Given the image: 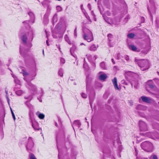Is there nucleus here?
I'll list each match as a JSON object with an SVG mask.
<instances>
[{"mask_svg": "<svg viewBox=\"0 0 159 159\" xmlns=\"http://www.w3.org/2000/svg\"><path fill=\"white\" fill-rule=\"evenodd\" d=\"M58 122L60 124V125L61 124V121L60 120V119L59 118L58 119Z\"/></svg>", "mask_w": 159, "mask_h": 159, "instance_id": "nucleus-53", "label": "nucleus"}, {"mask_svg": "<svg viewBox=\"0 0 159 159\" xmlns=\"http://www.w3.org/2000/svg\"><path fill=\"white\" fill-rule=\"evenodd\" d=\"M148 10L151 15V17L152 18V14L155 13V7H153L152 8L150 9L149 7L148 8Z\"/></svg>", "mask_w": 159, "mask_h": 159, "instance_id": "nucleus-17", "label": "nucleus"}, {"mask_svg": "<svg viewBox=\"0 0 159 159\" xmlns=\"http://www.w3.org/2000/svg\"><path fill=\"white\" fill-rule=\"evenodd\" d=\"M135 60L142 70L144 71L148 70L149 68V62L148 60L145 59L137 60L135 59Z\"/></svg>", "mask_w": 159, "mask_h": 159, "instance_id": "nucleus-3", "label": "nucleus"}, {"mask_svg": "<svg viewBox=\"0 0 159 159\" xmlns=\"http://www.w3.org/2000/svg\"><path fill=\"white\" fill-rule=\"evenodd\" d=\"M84 33L83 37L84 39L88 42H90L93 40V37L92 34L90 30L87 28H85L83 30Z\"/></svg>", "mask_w": 159, "mask_h": 159, "instance_id": "nucleus-5", "label": "nucleus"}, {"mask_svg": "<svg viewBox=\"0 0 159 159\" xmlns=\"http://www.w3.org/2000/svg\"><path fill=\"white\" fill-rule=\"evenodd\" d=\"M104 19L105 20V21H106L107 23L109 24H110V23L109 21V18L107 17H104Z\"/></svg>", "mask_w": 159, "mask_h": 159, "instance_id": "nucleus-37", "label": "nucleus"}, {"mask_svg": "<svg viewBox=\"0 0 159 159\" xmlns=\"http://www.w3.org/2000/svg\"><path fill=\"white\" fill-rule=\"evenodd\" d=\"M112 81L114 85V88L116 90H120V88H119L117 84V79L116 77H115L112 80Z\"/></svg>", "mask_w": 159, "mask_h": 159, "instance_id": "nucleus-10", "label": "nucleus"}, {"mask_svg": "<svg viewBox=\"0 0 159 159\" xmlns=\"http://www.w3.org/2000/svg\"><path fill=\"white\" fill-rule=\"evenodd\" d=\"M121 82H122V83L123 84H124L126 85H127V83L126 82L125 80H122L121 81Z\"/></svg>", "mask_w": 159, "mask_h": 159, "instance_id": "nucleus-45", "label": "nucleus"}, {"mask_svg": "<svg viewBox=\"0 0 159 159\" xmlns=\"http://www.w3.org/2000/svg\"><path fill=\"white\" fill-rule=\"evenodd\" d=\"M135 36L134 34L133 33H130L128 35V37L130 38H133Z\"/></svg>", "mask_w": 159, "mask_h": 159, "instance_id": "nucleus-32", "label": "nucleus"}, {"mask_svg": "<svg viewBox=\"0 0 159 159\" xmlns=\"http://www.w3.org/2000/svg\"><path fill=\"white\" fill-rule=\"evenodd\" d=\"M38 116L39 118L41 119H43L45 117L44 115L42 113H39Z\"/></svg>", "mask_w": 159, "mask_h": 159, "instance_id": "nucleus-27", "label": "nucleus"}, {"mask_svg": "<svg viewBox=\"0 0 159 159\" xmlns=\"http://www.w3.org/2000/svg\"><path fill=\"white\" fill-rule=\"evenodd\" d=\"M65 60L64 59L62 58H60V62L61 63L63 64L65 63Z\"/></svg>", "mask_w": 159, "mask_h": 159, "instance_id": "nucleus-38", "label": "nucleus"}, {"mask_svg": "<svg viewBox=\"0 0 159 159\" xmlns=\"http://www.w3.org/2000/svg\"><path fill=\"white\" fill-rule=\"evenodd\" d=\"M157 24L159 25V20H156Z\"/></svg>", "mask_w": 159, "mask_h": 159, "instance_id": "nucleus-55", "label": "nucleus"}, {"mask_svg": "<svg viewBox=\"0 0 159 159\" xmlns=\"http://www.w3.org/2000/svg\"><path fill=\"white\" fill-rule=\"evenodd\" d=\"M76 49V48L75 46H73L70 49V51L71 54L75 58L76 57H77L73 53H72V52L75 50Z\"/></svg>", "mask_w": 159, "mask_h": 159, "instance_id": "nucleus-20", "label": "nucleus"}, {"mask_svg": "<svg viewBox=\"0 0 159 159\" xmlns=\"http://www.w3.org/2000/svg\"><path fill=\"white\" fill-rule=\"evenodd\" d=\"M111 159H115V158L114 157H111Z\"/></svg>", "mask_w": 159, "mask_h": 159, "instance_id": "nucleus-64", "label": "nucleus"}, {"mask_svg": "<svg viewBox=\"0 0 159 159\" xmlns=\"http://www.w3.org/2000/svg\"><path fill=\"white\" fill-rule=\"evenodd\" d=\"M6 98H7V100L8 103V104L9 105L10 99H9V98H8L7 95H6Z\"/></svg>", "mask_w": 159, "mask_h": 159, "instance_id": "nucleus-44", "label": "nucleus"}, {"mask_svg": "<svg viewBox=\"0 0 159 159\" xmlns=\"http://www.w3.org/2000/svg\"><path fill=\"white\" fill-rule=\"evenodd\" d=\"M124 75L126 79L130 80L132 86L137 88L138 84L137 75L131 71H128L125 72Z\"/></svg>", "mask_w": 159, "mask_h": 159, "instance_id": "nucleus-1", "label": "nucleus"}, {"mask_svg": "<svg viewBox=\"0 0 159 159\" xmlns=\"http://www.w3.org/2000/svg\"><path fill=\"white\" fill-rule=\"evenodd\" d=\"M10 109H11V114L12 115L13 118L14 120H15L16 119V118H15V115L12 110V109H11V108H10Z\"/></svg>", "mask_w": 159, "mask_h": 159, "instance_id": "nucleus-35", "label": "nucleus"}, {"mask_svg": "<svg viewBox=\"0 0 159 159\" xmlns=\"http://www.w3.org/2000/svg\"><path fill=\"white\" fill-rule=\"evenodd\" d=\"M98 46L97 45L96 46L95 44H93L89 48V49L92 51H94L96 50Z\"/></svg>", "mask_w": 159, "mask_h": 159, "instance_id": "nucleus-19", "label": "nucleus"}, {"mask_svg": "<svg viewBox=\"0 0 159 159\" xmlns=\"http://www.w3.org/2000/svg\"><path fill=\"white\" fill-rule=\"evenodd\" d=\"M45 33H46V36L47 37H48V35L47 34V32L46 30L45 31Z\"/></svg>", "mask_w": 159, "mask_h": 159, "instance_id": "nucleus-57", "label": "nucleus"}, {"mask_svg": "<svg viewBox=\"0 0 159 159\" xmlns=\"http://www.w3.org/2000/svg\"><path fill=\"white\" fill-rule=\"evenodd\" d=\"M27 106L30 108H31L32 105L30 104H26Z\"/></svg>", "mask_w": 159, "mask_h": 159, "instance_id": "nucleus-49", "label": "nucleus"}, {"mask_svg": "<svg viewBox=\"0 0 159 159\" xmlns=\"http://www.w3.org/2000/svg\"><path fill=\"white\" fill-rule=\"evenodd\" d=\"M95 95V93L93 91H92L91 92L90 94L89 95V99L90 100V105H91V101L93 100V99L94 98Z\"/></svg>", "mask_w": 159, "mask_h": 159, "instance_id": "nucleus-16", "label": "nucleus"}, {"mask_svg": "<svg viewBox=\"0 0 159 159\" xmlns=\"http://www.w3.org/2000/svg\"><path fill=\"white\" fill-rule=\"evenodd\" d=\"M108 45L110 47H112L113 46V44H111L110 43V42H109L108 43Z\"/></svg>", "mask_w": 159, "mask_h": 159, "instance_id": "nucleus-46", "label": "nucleus"}, {"mask_svg": "<svg viewBox=\"0 0 159 159\" xmlns=\"http://www.w3.org/2000/svg\"><path fill=\"white\" fill-rule=\"evenodd\" d=\"M80 126V123L79 120H75L72 125L73 128L75 130V128L78 129Z\"/></svg>", "mask_w": 159, "mask_h": 159, "instance_id": "nucleus-9", "label": "nucleus"}, {"mask_svg": "<svg viewBox=\"0 0 159 159\" xmlns=\"http://www.w3.org/2000/svg\"><path fill=\"white\" fill-rule=\"evenodd\" d=\"M27 87L29 89L33 91H36L37 88L36 86L32 84L31 83H29L27 85Z\"/></svg>", "mask_w": 159, "mask_h": 159, "instance_id": "nucleus-12", "label": "nucleus"}, {"mask_svg": "<svg viewBox=\"0 0 159 159\" xmlns=\"http://www.w3.org/2000/svg\"><path fill=\"white\" fill-rule=\"evenodd\" d=\"M107 37L109 42H111V39L112 38V35L111 34H109L107 35Z\"/></svg>", "mask_w": 159, "mask_h": 159, "instance_id": "nucleus-33", "label": "nucleus"}, {"mask_svg": "<svg viewBox=\"0 0 159 159\" xmlns=\"http://www.w3.org/2000/svg\"><path fill=\"white\" fill-rule=\"evenodd\" d=\"M111 61L114 64H115V61H114V60L113 59V58L111 59Z\"/></svg>", "mask_w": 159, "mask_h": 159, "instance_id": "nucleus-52", "label": "nucleus"}, {"mask_svg": "<svg viewBox=\"0 0 159 159\" xmlns=\"http://www.w3.org/2000/svg\"><path fill=\"white\" fill-rule=\"evenodd\" d=\"M20 54L22 55L24 57V53L23 52H22V51H21V48L20 47Z\"/></svg>", "mask_w": 159, "mask_h": 159, "instance_id": "nucleus-41", "label": "nucleus"}, {"mask_svg": "<svg viewBox=\"0 0 159 159\" xmlns=\"http://www.w3.org/2000/svg\"><path fill=\"white\" fill-rule=\"evenodd\" d=\"M76 29L77 28L76 27L74 31V35L75 37L77 36Z\"/></svg>", "mask_w": 159, "mask_h": 159, "instance_id": "nucleus-42", "label": "nucleus"}, {"mask_svg": "<svg viewBox=\"0 0 159 159\" xmlns=\"http://www.w3.org/2000/svg\"><path fill=\"white\" fill-rule=\"evenodd\" d=\"M33 32L32 30H30L28 33V36L31 37V41H32L33 39Z\"/></svg>", "mask_w": 159, "mask_h": 159, "instance_id": "nucleus-21", "label": "nucleus"}, {"mask_svg": "<svg viewBox=\"0 0 159 159\" xmlns=\"http://www.w3.org/2000/svg\"><path fill=\"white\" fill-rule=\"evenodd\" d=\"M107 78V75L105 74H102L99 76V79L101 80H104Z\"/></svg>", "mask_w": 159, "mask_h": 159, "instance_id": "nucleus-18", "label": "nucleus"}, {"mask_svg": "<svg viewBox=\"0 0 159 159\" xmlns=\"http://www.w3.org/2000/svg\"><path fill=\"white\" fill-rule=\"evenodd\" d=\"M16 93L17 95L20 96L23 93V91L21 90H19L16 91Z\"/></svg>", "mask_w": 159, "mask_h": 159, "instance_id": "nucleus-25", "label": "nucleus"}, {"mask_svg": "<svg viewBox=\"0 0 159 159\" xmlns=\"http://www.w3.org/2000/svg\"><path fill=\"white\" fill-rule=\"evenodd\" d=\"M139 126L141 131H146L148 130V127L147 124L142 120L139 121Z\"/></svg>", "mask_w": 159, "mask_h": 159, "instance_id": "nucleus-7", "label": "nucleus"}, {"mask_svg": "<svg viewBox=\"0 0 159 159\" xmlns=\"http://www.w3.org/2000/svg\"><path fill=\"white\" fill-rule=\"evenodd\" d=\"M125 60L126 61H128L129 59V57L128 56H126L125 57Z\"/></svg>", "mask_w": 159, "mask_h": 159, "instance_id": "nucleus-50", "label": "nucleus"}, {"mask_svg": "<svg viewBox=\"0 0 159 159\" xmlns=\"http://www.w3.org/2000/svg\"><path fill=\"white\" fill-rule=\"evenodd\" d=\"M21 39L22 41L25 44H27V37L26 34H23L21 37Z\"/></svg>", "mask_w": 159, "mask_h": 159, "instance_id": "nucleus-14", "label": "nucleus"}, {"mask_svg": "<svg viewBox=\"0 0 159 159\" xmlns=\"http://www.w3.org/2000/svg\"><path fill=\"white\" fill-rule=\"evenodd\" d=\"M46 42V44H47V45L48 46H49V44L48 42V40H47Z\"/></svg>", "mask_w": 159, "mask_h": 159, "instance_id": "nucleus-56", "label": "nucleus"}, {"mask_svg": "<svg viewBox=\"0 0 159 159\" xmlns=\"http://www.w3.org/2000/svg\"><path fill=\"white\" fill-rule=\"evenodd\" d=\"M97 56L96 55H94L93 56V60H96V59H97Z\"/></svg>", "mask_w": 159, "mask_h": 159, "instance_id": "nucleus-48", "label": "nucleus"}, {"mask_svg": "<svg viewBox=\"0 0 159 159\" xmlns=\"http://www.w3.org/2000/svg\"><path fill=\"white\" fill-rule=\"evenodd\" d=\"M85 66H86V65H85V63H84V65H83L84 67V68H85Z\"/></svg>", "mask_w": 159, "mask_h": 159, "instance_id": "nucleus-61", "label": "nucleus"}, {"mask_svg": "<svg viewBox=\"0 0 159 159\" xmlns=\"http://www.w3.org/2000/svg\"><path fill=\"white\" fill-rule=\"evenodd\" d=\"M30 21V20H26L23 22V23H25L26 24H27V25H28Z\"/></svg>", "mask_w": 159, "mask_h": 159, "instance_id": "nucleus-43", "label": "nucleus"}, {"mask_svg": "<svg viewBox=\"0 0 159 159\" xmlns=\"http://www.w3.org/2000/svg\"><path fill=\"white\" fill-rule=\"evenodd\" d=\"M82 10V11H83V9H84L83 8V5L82 4L80 6Z\"/></svg>", "mask_w": 159, "mask_h": 159, "instance_id": "nucleus-54", "label": "nucleus"}, {"mask_svg": "<svg viewBox=\"0 0 159 159\" xmlns=\"http://www.w3.org/2000/svg\"><path fill=\"white\" fill-rule=\"evenodd\" d=\"M64 38L65 39V40L70 44H71V41L69 39L67 36V35H66L64 36Z\"/></svg>", "mask_w": 159, "mask_h": 159, "instance_id": "nucleus-23", "label": "nucleus"}, {"mask_svg": "<svg viewBox=\"0 0 159 159\" xmlns=\"http://www.w3.org/2000/svg\"><path fill=\"white\" fill-rule=\"evenodd\" d=\"M141 146L143 150L147 152H152L153 149L152 143L148 141H146L143 142Z\"/></svg>", "mask_w": 159, "mask_h": 159, "instance_id": "nucleus-4", "label": "nucleus"}, {"mask_svg": "<svg viewBox=\"0 0 159 159\" xmlns=\"http://www.w3.org/2000/svg\"><path fill=\"white\" fill-rule=\"evenodd\" d=\"M30 159H36L35 156L32 153L30 154Z\"/></svg>", "mask_w": 159, "mask_h": 159, "instance_id": "nucleus-34", "label": "nucleus"}, {"mask_svg": "<svg viewBox=\"0 0 159 159\" xmlns=\"http://www.w3.org/2000/svg\"><path fill=\"white\" fill-rule=\"evenodd\" d=\"M141 135L152 139H159V134L157 132H148L145 133H140Z\"/></svg>", "mask_w": 159, "mask_h": 159, "instance_id": "nucleus-6", "label": "nucleus"}, {"mask_svg": "<svg viewBox=\"0 0 159 159\" xmlns=\"http://www.w3.org/2000/svg\"><path fill=\"white\" fill-rule=\"evenodd\" d=\"M23 74L24 76L27 75H28V73L27 72L24 70H23Z\"/></svg>", "mask_w": 159, "mask_h": 159, "instance_id": "nucleus-39", "label": "nucleus"}, {"mask_svg": "<svg viewBox=\"0 0 159 159\" xmlns=\"http://www.w3.org/2000/svg\"><path fill=\"white\" fill-rule=\"evenodd\" d=\"M53 22H56L57 21V15L55 14L53 17Z\"/></svg>", "mask_w": 159, "mask_h": 159, "instance_id": "nucleus-28", "label": "nucleus"}, {"mask_svg": "<svg viewBox=\"0 0 159 159\" xmlns=\"http://www.w3.org/2000/svg\"><path fill=\"white\" fill-rule=\"evenodd\" d=\"M149 51V50L148 49H144L142 50L141 52L144 54H147L148 52Z\"/></svg>", "mask_w": 159, "mask_h": 159, "instance_id": "nucleus-30", "label": "nucleus"}, {"mask_svg": "<svg viewBox=\"0 0 159 159\" xmlns=\"http://www.w3.org/2000/svg\"><path fill=\"white\" fill-rule=\"evenodd\" d=\"M141 99L143 102L148 103H151L152 101L151 98L145 96H142Z\"/></svg>", "mask_w": 159, "mask_h": 159, "instance_id": "nucleus-11", "label": "nucleus"}, {"mask_svg": "<svg viewBox=\"0 0 159 159\" xmlns=\"http://www.w3.org/2000/svg\"><path fill=\"white\" fill-rule=\"evenodd\" d=\"M92 80V78L90 77L89 75L86 76V89H88V87L90 84V82Z\"/></svg>", "mask_w": 159, "mask_h": 159, "instance_id": "nucleus-15", "label": "nucleus"}, {"mask_svg": "<svg viewBox=\"0 0 159 159\" xmlns=\"http://www.w3.org/2000/svg\"><path fill=\"white\" fill-rule=\"evenodd\" d=\"M32 126L35 130H39L40 129L38 123L35 121L34 122H32Z\"/></svg>", "mask_w": 159, "mask_h": 159, "instance_id": "nucleus-13", "label": "nucleus"}, {"mask_svg": "<svg viewBox=\"0 0 159 159\" xmlns=\"http://www.w3.org/2000/svg\"><path fill=\"white\" fill-rule=\"evenodd\" d=\"M141 159H148V158H147L142 157V158H141Z\"/></svg>", "mask_w": 159, "mask_h": 159, "instance_id": "nucleus-60", "label": "nucleus"}, {"mask_svg": "<svg viewBox=\"0 0 159 159\" xmlns=\"http://www.w3.org/2000/svg\"><path fill=\"white\" fill-rule=\"evenodd\" d=\"M82 11L84 13V14H85L84 11H85V10L84 9H83V11Z\"/></svg>", "mask_w": 159, "mask_h": 159, "instance_id": "nucleus-62", "label": "nucleus"}, {"mask_svg": "<svg viewBox=\"0 0 159 159\" xmlns=\"http://www.w3.org/2000/svg\"><path fill=\"white\" fill-rule=\"evenodd\" d=\"M129 48L131 49L133 51H136L137 50V48L133 45H131L129 46Z\"/></svg>", "mask_w": 159, "mask_h": 159, "instance_id": "nucleus-22", "label": "nucleus"}, {"mask_svg": "<svg viewBox=\"0 0 159 159\" xmlns=\"http://www.w3.org/2000/svg\"><path fill=\"white\" fill-rule=\"evenodd\" d=\"M28 15L31 17V18L32 19L34 18V16L33 13L32 12H30L28 13Z\"/></svg>", "mask_w": 159, "mask_h": 159, "instance_id": "nucleus-31", "label": "nucleus"}, {"mask_svg": "<svg viewBox=\"0 0 159 159\" xmlns=\"http://www.w3.org/2000/svg\"><path fill=\"white\" fill-rule=\"evenodd\" d=\"M150 159H158V158L156 155L153 154L151 156Z\"/></svg>", "mask_w": 159, "mask_h": 159, "instance_id": "nucleus-29", "label": "nucleus"}, {"mask_svg": "<svg viewBox=\"0 0 159 159\" xmlns=\"http://www.w3.org/2000/svg\"><path fill=\"white\" fill-rule=\"evenodd\" d=\"M56 9L57 11H60L61 10L62 8L60 6H58L56 7Z\"/></svg>", "mask_w": 159, "mask_h": 159, "instance_id": "nucleus-36", "label": "nucleus"}, {"mask_svg": "<svg viewBox=\"0 0 159 159\" xmlns=\"http://www.w3.org/2000/svg\"><path fill=\"white\" fill-rule=\"evenodd\" d=\"M55 125L57 127H58V125H57V122H56L55 123Z\"/></svg>", "mask_w": 159, "mask_h": 159, "instance_id": "nucleus-59", "label": "nucleus"}, {"mask_svg": "<svg viewBox=\"0 0 159 159\" xmlns=\"http://www.w3.org/2000/svg\"><path fill=\"white\" fill-rule=\"evenodd\" d=\"M100 67L103 69H105L106 68L104 62H102L100 64Z\"/></svg>", "mask_w": 159, "mask_h": 159, "instance_id": "nucleus-26", "label": "nucleus"}, {"mask_svg": "<svg viewBox=\"0 0 159 159\" xmlns=\"http://www.w3.org/2000/svg\"><path fill=\"white\" fill-rule=\"evenodd\" d=\"M88 8H89V10H91V5L90 4H88L87 5Z\"/></svg>", "mask_w": 159, "mask_h": 159, "instance_id": "nucleus-47", "label": "nucleus"}, {"mask_svg": "<svg viewBox=\"0 0 159 159\" xmlns=\"http://www.w3.org/2000/svg\"><path fill=\"white\" fill-rule=\"evenodd\" d=\"M81 96L82 97V98H87V95L84 93H82V94H81Z\"/></svg>", "mask_w": 159, "mask_h": 159, "instance_id": "nucleus-40", "label": "nucleus"}, {"mask_svg": "<svg viewBox=\"0 0 159 159\" xmlns=\"http://www.w3.org/2000/svg\"><path fill=\"white\" fill-rule=\"evenodd\" d=\"M28 140V142L26 146V149L28 151H31L34 146V143L30 138H29Z\"/></svg>", "mask_w": 159, "mask_h": 159, "instance_id": "nucleus-8", "label": "nucleus"}, {"mask_svg": "<svg viewBox=\"0 0 159 159\" xmlns=\"http://www.w3.org/2000/svg\"><path fill=\"white\" fill-rule=\"evenodd\" d=\"M28 46L29 48H31L32 45L31 44V43H29V44H28Z\"/></svg>", "mask_w": 159, "mask_h": 159, "instance_id": "nucleus-51", "label": "nucleus"}, {"mask_svg": "<svg viewBox=\"0 0 159 159\" xmlns=\"http://www.w3.org/2000/svg\"><path fill=\"white\" fill-rule=\"evenodd\" d=\"M156 82L158 85V87L157 88L153 84V82L152 80H148L147 83V84L149 86V87L154 91L153 93H151L154 95L157 98H159V80L158 79L156 80Z\"/></svg>", "mask_w": 159, "mask_h": 159, "instance_id": "nucleus-2", "label": "nucleus"}, {"mask_svg": "<svg viewBox=\"0 0 159 159\" xmlns=\"http://www.w3.org/2000/svg\"><path fill=\"white\" fill-rule=\"evenodd\" d=\"M3 122V120H2L1 121H0V125Z\"/></svg>", "mask_w": 159, "mask_h": 159, "instance_id": "nucleus-58", "label": "nucleus"}, {"mask_svg": "<svg viewBox=\"0 0 159 159\" xmlns=\"http://www.w3.org/2000/svg\"><path fill=\"white\" fill-rule=\"evenodd\" d=\"M93 64V66H94V68H95V67H96V65H95V63H94Z\"/></svg>", "mask_w": 159, "mask_h": 159, "instance_id": "nucleus-63", "label": "nucleus"}, {"mask_svg": "<svg viewBox=\"0 0 159 159\" xmlns=\"http://www.w3.org/2000/svg\"><path fill=\"white\" fill-rule=\"evenodd\" d=\"M59 75L61 77H62L63 76V70L61 69H60L58 72Z\"/></svg>", "mask_w": 159, "mask_h": 159, "instance_id": "nucleus-24", "label": "nucleus"}]
</instances>
